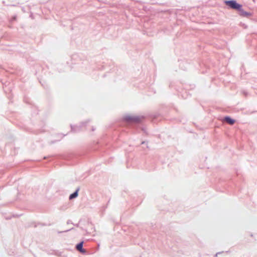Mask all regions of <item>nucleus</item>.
Listing matches in <instances>:
<instances>
[{
    "label": "nucleus",
    "mask_w": 257,
    "mask_h": 257,
    "mask_svg": "<svg viewBox=\"0 0 257 257\" xmlns=\"http://www.w3.org/2000/svg\"><path fill=\"white\" fill-rule=\"evenodd\" d=\"M90 121L89 119L85 121L82 122L81 123V124L79 125H71V131L73 133H78L81 130L82 127L84 126L87 123H88Z\"/></svg>",
    "instance_id": "nucleus-2"
},
{
    "label": "nucleus",
    "mask_w": 257,
    "mask_h": 257,
    "mask_svg": "<svg viewBox=\"0 0 257 257\" xmlns=\"http://www.w3.org/2000/svg\"><path fill=\"white\" fill-rule=\"evenodd\" d=\"M218 253H220V252H218ZM217 254H218V253H217L216 254V256H217Z\"/></svg>",
    "instance_id": "nucleus-13"
},
{
    "label": "nucleus",
    "mask_w": 257,
    "mask_h": 257,
    "mask_svg": "<svg viewBox=\"0 0 257 257\" xmlns=\"http://www.w3.org/2000/svg\"><path fill=\"white\" fill-rule=\"evenodd\" d=\"M145 143H146V142H145V141H143V142H142L141 144H145Z\"/></svg>",
    "instance_id": "nucleus-12"
},
{
    "label": "nucleus",
    "mask_w": 257,
    "mask_h": 257,
    "mask_svg": "<svg viewBox=\"0 0 257 257\" xmlns=\"http://www.w3.org/2000/svg\"><path fill=\"white\" fill-rule=\"evenodd\" d=\"M91 130H92V131H94L95 130V128L94 126H92Z\"/></svg>",
    "instance_id": "nucleus-9"
},
{
    "label": "nucleus",
    "mask_w": 257,
    "mask_h": 257,
    "mask_svg": "<svg viewBox=\"0 0 257 257\" xmlns=\"http://www.w3.org/2000/svg\"><path fill=\"white\" fill-rule=\"evenodd\" d=\"M239 15L242 17H248L252 15V13L244 11L242 8H241V11H239Z\"/></svg>",
    "instance_id": "nucleus-6"
},
{
    "label": "nucleus",
    "mask_w": 257,
    "mask_h": 257,
    "mask_svg": "<svg viewBox=\"0 0 257 257\" xmlns=\"http://www.w3.org/2000/svg\"><path fill=\"white\" fill-rule=\"evenodd\" d=\"M141 117L140 116H132L127 115L123 117V120L125 121H134L139 122L141 121Z\"/></svg>",
    "instance_id": "nucleus-3"
},
{
    "label": "nucleus",
    "mask_w": 257,
    "mask_h": 257,
    "mask_svg": "<svg viewBox=\"0 0 257 257\" xmlns=\"http://www.w3.org/2000/svg\"><path fill=\"white\" fill-rule=\"evenodd\" d=\"M80 190V187H78L74 192L71 194L69 197L70 200H72L74 198H76L78 196V192Z\"/></svg>",
    "instance_id": "nucleus-5"
},
{
    "label": "nucleus",
    "mask_w": 257,
    "mask_h": 257,
    "mask_svg": "<svg viewBox=\"0 0 257 257\" xmlns=\"http://www.w3.org/2000/svg\"><path fill=\"white\" fill-rule=\"evenodd\" d=\"M224 3L229 8L238 12L241 11L242 5L238 3L236 0H228L224 1Z\"/></svg>",
    "instance_id": "nucleus-1"
},
{
    "label": "nucleus",
    "mask_w": 257,
    "mask_h": 257,
    "mask_svg": "<svg viewBox=\"0 0 257 257\" xmlns=\"http://www.w3.org/2000/svg\"><path fill=\"white\" fill-rule=\"evenodd\" d=\"M16 16H15L13 18V20H15L16 19Z\"/></svg>",
    "instance_id": "nucleus-10"
},
{
    "label": "nucleus",
    "mask_w": 257,
    "mask_h": 257,
    "mask_svg": "<svg viewBox=\"0 0 257 257\" xmlns=\"http://www.w3.org/2000/svg\"><path fill=\"white\" fill-rule=\"evenodd\" d=\"M224 120H225L228 123L230 124H233L235 122V120L229 116H226L224 117Z\"/></svg>",
    "instance_id": "nucleus-7"
},
{
    "label": "nucleus",
    "mask_w": 257,
    "mask_h": 257,
    "mask_svg": "<svg viewBox=\"0 0 257 257\" xmlns=\"http://www.w3.org/2000/svg\"><path fill=\"white\" fill-rule=\"evenodd\" d=\"M84 243V241H81L79 243L76 244V248L77 250H78L80 252L85 254L86 253V250L83 247Z\"/></svg>",
    "instance_id": "nucleus-4"
},
{
    "label": "nucleus",
    "mask_w": 257,
    "mask_h": 257,
    "mask_svg": "<svg viewBox=\"0 0 257 257\" xmlns=\"http://www.w3.org/2000/svg\"><path fill=\"white\" fill-rule=\"evenodd\" d=\"M73 228H72L71 229H67L66 230H65V231H60V232H58V233H62V232H68L71 230H72Z\"/></svg>",
    "instance_id": "nucleus-8"
},
{
    "label": "nucleus",
    "mask_w": 257,
    "mask_h": 257,
    "mask_svg": "<svg viewBox=\"0 0 257 257\" xmlns=\"http://www.w3.org/2000/svg\"><path fill=\"white\" fill-rule=\"evenodd\" d=\"M67 224L71 223V221H70V220H68V221H67Z\"/></svg>",
    "instance_id": "nucleus-11"
}]
</instances>
